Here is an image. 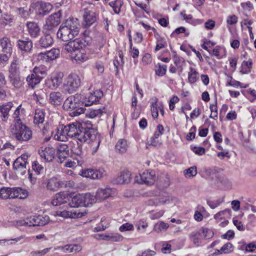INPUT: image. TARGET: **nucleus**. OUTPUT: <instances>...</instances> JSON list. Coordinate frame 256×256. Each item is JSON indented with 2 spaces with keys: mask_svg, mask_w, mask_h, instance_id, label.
Here are the masks:
<instances>
[{
  "mask_svg": "<svg viewBox=\"0 0 256 256\" xmlns=\"http://www.w3.org/2000/svg\"><path fill=\"white\" fill-rule=\"evenodd\" d=\"M79 26L78 19L69 18L66 20L60 26L57 32L58 38L64 42L72 40L78 34Z\"/></svg>",
  "mask_w": 256,
  "mask_h": 256,
  "instance_id": "nucleus-2",
  "label": "nucleus"
},
{
  "mask_svg": "<svg viewBox=\"0 0 256 256\" xmlns=\"http://www.w3.org/2000/svg\"><path fill=\"white\" fill-rule=\"evenodd\" d=\"M167 66L166 64H159L158 68L156 70V74L160 76H164L166 72Z\"/></svg>",
  "mask_w": 256,
  "mask_h": 256,
  "instance_id": "nucleus-55",
  "label": "nucleus"
},
{
  "mask_svg": "<svg viewBox=\"0 0 256 256\" xmlns=\"http://www.w3.org/2000/svg\"><path fill=\"white\" fill-rule=\"evenodd\" d=\"M197 168L196 166H192L184 171V176L187 178L194 177L197 174Z\"/></svg>",
  "mask_w": 256,
  "mask_h": 256,
  "instance_id": "nucleus-49",
  "label": "nucleus"
},
{
  "mask_svg": "<svg viewBox=\"0 0 256 256\" xmlns=\"http://www.w3.org/2000/svg\"><path fill=\"white\" fill-rule=\"evenodd\" d=\"M191 242L196 246H199L204 239L200 228L192 232L189 236Z\"/></svg>",
  "mask_w": 256,
  "mask_h": 256,
  "instance_id": "nucleus-33",
  "label": "nucleus"
},
{
  "mask_svg": "<svg viewBox=\"0 0 256 256\" xmlns=\"http://www.w3.org/2000/svg\"><path fill=\"white\" fill-rule=\"evenodd\" d=\"M87 125L86 128L83 126L80 122H73L64 126L65 132L68 138H70L78 141L80 144L86 142L91 144L92 154L96 153L102 141L100 134L97 130L88 127L92 126L91 122H88L84 125Z\"/></svg>",
  "mask_w": 256,
  "mask_h": 256,
  "instance_id": "nucleus-1",
  "label": "nucleus"
},
{
  "mask_svg": "<svg viewBox=\"0 0 256 256\" xmlns=\"http://www.w3.org/2000/svg\"><path fill=\"white\" fill-rule=\"evenodd\" d=\"M22 190L20 188L2 187L0 188V198L2 199L14 198H22L26 197L24 194H23L24 196L21 195L22 193Z\"/></svg>",
  "mask_w": 256,
  "mask_h": 256,
  "instance_id": "nucleus-10",
  "label": "nucleus"
},
{
  "mask_svg": "<svg viewBox=\"0 0 256 256\" xmlns=\"http://www.w3.org/2000/svg\"><path fill=\"white\" fill-rule=\"evenodd\" d=\"M199 78V74L196 70L192 67L190 68V72L188 74V82L193 84Z\"/></svg>",
  "mask_w": 256,
  "mask_h": 256,
  "instance_id": "nucleus-44",
  "label": "nucleus"
},
{
  "mask_svg": "<svg viewBox=\"0 0 256 256\" xmlns=\"http://www.w3.org/2000/svg\"><path fill=\"white\" fill-rule=\"evenodd\" d=\"M13 106L12 102H6L0 106V117L3 122H7L9 118V112Z\"/></svg>",
  "mask_w": 256,
  "mask_h": 256,
  "instance_id": "nucleus-28",
  "label": "nucleus"
},
{
  "mask_svg": "<svg viewBox=\"0 0 256 256\" xmlns=\"http://www.w3.org/2000/svg\"><path fill=\"white\" fill-rule=\"evenodd\" d=\"M40 156L46 162H52L54 158L56 152L52 147H46L39 152Z\"/></svg>",
  "mask_w": 256,
  "mask_h": 256,
  "instance_id": "nucleus-30",
  "label": "nucleus"
},
{
  "mask_svg": "<svg viewBox=\"0 0 256 256\" xmlns=\"http://www.w3.org/2000/svg\"><path fill=\"white\" fill-rule=\"evenodd\" d=\"M42 78V76H37L36 74L32 73L27 76L26 82L30 86L34 88L36 84L40 82Z\"/></svg>",
  "mask_w": 256,
  "mask_h": 256,
  "instance_id": "nucleus-36",
  "label": "nucleus"
},
{
  "mask_svg": "<svg viewBox=\"0 0 256 256\" xmlns=\"http://www.w3.org/2000/svg\"><path fill=\"white\" fill-rule=\"evenodd\" d=\"M169 225L168 224L163 222H159L154 224L153 230L158 233H160L166 231Z\"/></svg>",
  "mask_w": 256,
  "mask_h": 256,
  "instance_id": "nucleus-45",
  "label": "nucleus"
},
{
  "mask_svg": "<svg viewBox=\"0 0 256 256\" xmlns=\"http://www.w3.org/2000/svg\"><path fill=\"white\" fill-rule=\"evenodd\" d=\"M82 249V246L78 244H66L64 246H58L54 248L55 250H60L66 253H76L80 252Z\"/></svg>",
  "mask_w": 256,
  "mask_h": 256,
  "instance_id": "nucleus-31",
  "label": "nucleus"
},
{
  "mask_svg": "<svg viewBox=\"0 0 256 256\" xmlns=\"http://www.w3.org/2000/svg\"><path fill=\"white\" fill-rule=\"evenodd\" d=\"M152 115L154 118H156L158 116V108L156 102H152L150 106Z\"/></svg>",
  "mask_w": 256,
  "mask_h": 256,
  "instance_id": "nucleus-54",
  "label": "nucleus"
},
{
  "mask_svg": "<svg viewBox=\"0 0 256 256\" xmlns=\"http://www.w3.org/2000/svg\"><path fill=\"white\" fill-rule=\"evenodd\" d=\"M158 182L162 188H167L170 186V180L167 174H162L158 178Z\"/></svg>",
  "mask_w": 256,
  "mask_h": 256,
  "instance_id": "nucleus-47",
  "label": "nucleus"
},
{
  "mask_svg": "<svg viewBox=\"0 0 256 256\" xmlns=\"http://www.w3.org/2000/svg\"><path fill=\"white\" fill-rule=\"evenodd\" d=\"M50 134L54 140L58 141L66 142L68 140L65 132L64 126L54 127L52 130L50 131Z\"/></svg>",
  "mask_w": 256,
  "mask_h": 256,
  "instance_id": "nucleus-20",
  "label": "nucleus"
},
{
  "mask_svg": "<svg viewBox=\"0 0 256 256\" xmlns=\"http://www.w3.org/2000/svg\"><path fill=\"white\" fill-rule=\"evenodd\" d=\"M200 228L204 240L210 239L214 236V232L212 229L206 227H202Z\"/></svg>",
  "mask_w": 256,
  "mask_h": 256,
  "instance_id": "nucleus-46",
  "label": "nucleus"
},
{
  "mask_svg": "<svg viewBox=\"0 0 256 256\" xmlns=\"http://www.w3.org/2000/svg\"><path fill=\"white\" fill-rule=\"evenodd\" d=\"M81 79L76 74H69L65 80L62 85L64 92L71 94L76 92L81 85Z\"/></svg>",
  "mask_w": 256,
  "mask_h": 256,
  "instance_id": "nucleus-6",
  "label": "nucleus"
},
{
  "mask_svg": "<svg viewBox=\"0 0 256 256\" xmlns=\"http://www.w3.org/2000/svg\"><path fill=\"white\" fill-rule=\"evenodd\" d=\"M42 216H33L26 218L23 220H20L16 222V225L18 226H38L40 224H42L43 223H40V220H42Z\"/></svg>",
  "mask_w": 256,
  "mask_h": 256,
  "instance_id": "nucleus-18",
  "label": "nucleus"
},
{
  "mask_svg": "<svg viewBox=\"0 0 256 256\" xmlns=\"http://www.w3.org/2000/svg\"><path fill=\"white\" fill-rule=\"evenodd\" d=\"M62 16L60 11H58L51 14L47 19L46 24L44 26V30H48L49 32H54L60 22V18Z\"/></svg>",
  "mask_w": 256,
  "mask_h": 256,
  "instance_id": "nucleus-12",
  "label": "nucleus"
},
{
  "mask_svg": "<svg viewBox=\"0 0 256 256\" xmlns=\"http://www.w3.org/2000/svg\"><path fill=\"white\" fill-rule=\"evenodd\" d=\"M71 151L77 156H80L82 155L83 152L82 150V146L81 144H80L78 142H77V144L76 146H74L71 148Z\"/></svg>",
  "mask_w": 256,
  "mask_h": 256,
  "instance_id": "nucleus-51",
  "label": "nucleus"
},
{
  "mask_svg": "<svg viewBox=\"0 0 256 256\" xmlns=\"http://www.w3.org/2000/svg\"><path fill=\"white\" fill-rule=\"evenodd\" d=\"M46 186L48 189L50 190H57L60 188L62 187V181L53 177L48 180Z\"/></svg>",
  "mask_w": 256,
  "mask_h": 256,
  "instance_id": "nucleus-35",
  "label": "nucleus"
},
{
  "mask_svg": "<svg viewBox=\"0 0 256 256\" xmlns=\"http://www.w3.org/2000/svg\"><path fill=\"white\" fill-rule=\"evenodd\" d=\"M13 44L10 38L4 36L0 39V48L4 53L9 54L11 55Z\"/></svg>",
  "mask_w": 256,
  "mask_h": 256,
  "instance_id": "nucleus-24",
  "label": "nucleus"
},
{
  "mask_svg": "<svg viewBox=\"0 0 256 256\" xmlns=\"http://www.w3.org/2000/svg\"><path fill=\"white\" fill-rule=\"evenodd\" d=\"M71 57L78 63L83 62L87 59L86 56L82 48L80 49L79 50H78V52L72 54L71 55Z\"/></svg>",
  "mask_w": 256,
  "mask_h": 256,
  "instance_id": "nucleus-38",
  "label": "nucleus"
},
{
  "mask_svg": "<svg viewBox=\"0 0 256 256\" xmlns=\"http://www.w3.org/2000/svg\"><path fill=\"white\" fill-rule=\"evenodd\" d=\"M130 174L128 170H124L120 172L116 178L113 180V182L115 184H128L130 182Z\"/></svg>",
  "mask_w": 256,
  "mask_h": 256,
  "instance_id": "nucleus-29",
  "label": "nucleus"
},
{
  "mask_svg": "<svg viewBox=\"0 0 256 256\" xmlns=\"http://www.w3.org/2000/svg\"><path fill=\"white\" fill-rule=\"evenodd\" d=\"M64 100V95L58 91L51 92L48 98V103L54 106H60L62 104Z\"/></svg>",
  "mask_w": 256,
  "mask_h": 256,
  "instance_id": "nucleus-17",
  "label": "nucleus"
},
{
  "mask_svg": "<svg viewBox=\"0 0 256 256\" xmlns=\"http://www.w3.org/2000/svg\"><path fill=\"white\" fill-rule=\"evenodd\" d=\"M64 74L62 72L53 73L50 78L46 82L47 86L54 90L56 89L62 84L64 78Z\"/></svg>",
  "mask_w": 256,
  "mask_h": 256,
  "instance_id": "nucleus-13",
  "label": "nucleus"
},
{
  "mask_svg": "<svg viewBox=\"0 0 256 256\" xmlns=\"http://www.w3.org/2000/svg\"><path fill=\"white\" fill-rule=\"evenodd\" d=\"M228 84L236 88H238V86L240 88L244 87L242 86V83L240 82L234 80L232 76L229 77L228 80Z\"/></svg>",
  "mask_w": 256,
  "mask_h": 256,
  "instance_id": "nucleus-58",
  "label": "nucleus"
},
{
  "mask_svg": "<svg viewBox=\"0 0 256 256\" xmlns=\"http://www.w3.org/2000/svg\"><path fill=\"white\" fill-rule=\"evenodd\" d=\"M106 175V172L103 168L87 169L85 170L82 176L92 179H100Z\"/></svg>",
  "mask_w": 256,
  "mask_h": 256,
  "instance_id": "nucleus-19",
  "label": "nucleus"
},
{
  "mask_svg": "<svg viewBox=\"0 0 256 256\" xmlns=\"http://www.w3.org/2000/svg\"><path fill=\"white\" fill-rule=\"evenodd\" d=\"M42 32L44 35L39 40L38 44L42 48H47L50 46L54 43V39L51 35L53 32L44 30V28Z\"/></svg>",
  "mask_w": 256,
  "mask_h": 256,
  "instance_id": "nucleus-21",
  "label": "nucleus"
},
{
  "mask_svg": "<svg viewBox=\"0 0 256 256\" xmlns=\"http://www.w3.org/2000/svg\"><path fill=\"white\" fill-rule=\"evenodd\" d=\"M83 95L76 94L74 96L68 97L63 104L64 108L69 111L70 116L72 117L77 116L84 113L85 108H83Z\"/></svg>",
  "mask_w": 256,
  "mask_h": 256,
  "instance_id": "nucleus-3",
  "label": "nucleus"
},
{
  "mask_svg": "<svg viewBox=\"0 0 256 256\" xmlns=\"http://www.w3.org/2000/svg\"><path fill=\"white\" fill-rule=\"evenodd\" d=\"M196 127L195 126H192V128L190 129V132H188L186 136V140H192L195 138L196 136Z\"/></svg>",
  "mask_w": 256,
  "mask_h": 256,
  "instance_id": "nucleus-62",
  "label": "nucleus"
},
{
  "mask_svg": "<svg viewBox=\"0 0 256 256\" xmlns=\"http://www.w3.org/2000/svg\"><path fill=\"white\" fill-rule=\"evenodd\" d=\"M233 246L232 244L230 242H227L224 244L222 248L218 250V253L219 254H228L232 252Z\"/></svg>",
  "mask_w": 256,
  "mask_h": 256,
  "instance_id": "nucleus-50",
  "label": "nucleus"
},
{
  "mask_svg": "<svg viewBox=\"0 0 256 256\" xmlns=\"http://www.w3.org/2000/svg\"><path fill=\"white\" fill-rule=\"evenodd\" d=\"M30 157L26 154L18 156L13 163V168L16 173L21 176L24 175L30 170L28 158Z\"/></svg>",
  "mask_w": 256,
  "mask_h": 256,
  "instance_id": "nucleus-8",
  "label": "nucleus"
},
{
  "mask_svg": "<svg viewBox=\"0 0 256 256\" xmlns=\"http://www.w3.org/2000/svg\"><path fill=\"white\" fill-rule=\"evenodd\" d=\"M115 194V190L110 188H106L104 189L100 188L97 190L96 194V200L98 201L104 200L112 196Z\"/></svg>",
  "mask_w": 256,
  "mask_h": 256,
  "instance_id": "nucleus-26",
  "label": "nucleus"
},
{
  "mask_svg": "<svg viewBox=\"0 0 256 256\" xmlns=\"http://www.w3.org/2000/svg\"><path fill=\"white\" fill-rule=\"evenodd\" d=\"M68 200V194L66 192H60L54 196V199L50 202H45L44 206H56L66 203Z\"/></svg>",
  "mask_w": 256,
  "mask_h": 256,
  "instance_id": "nucleus-14",
  "label": "nucleus"
},
{
  "mask_svg": "<svg viewBox=\"0 0 256 256\" xmlns=\"http://www.w3.org/2000/svg\"><path fill=\"white\" fill-rule=\"evenodd\" d=\"M69 149L66 144H60L57 147L56 155L60 163L69 156Z\"/></svg>",
  "mask_w": 256,
  "mask_h": 256,
  "instance_id": "nucleus-27",
  "label": "nucleus"
},
{
  "mask_svg": "<svg viewBox=\"0 0 256 256\" xmlns=\"http://www.w3.org/2000/svg\"><path fill=\"white\" fill-rule=\"evenodd\" d=\"M70 210H64L62 212H56V215L63 217L64 218H79L84 216L86 212H81L80 210L74 209H69Z\"/></svg>",
  "mask_w": 256,
  "mask_h": 256,
  "instance_id": "nucleus-22",
  "label": "nucleus"
},
{
  "mask_svg": "<svg viewBox=\"0 0 256 256\" xmlns=\"http://www.w3.org/2000/svg\"><path fill=\"white\" fill-rule=\"evenodd\" d=\"M13 138L20 144L28 142L32 138V130L24 124H16L11 126Z\"/></svg>",
  "mask_w": 256,
  "mask_h": 256,
  "instance_id": "nucleus-4",
  "label": "nucleus"
},
{
  "mask_svg": "<svg viewBox=\"0 0 256 256\" xmlns=\"http://www.w3.org/2000/svg\"><path fill=\"white\" fill-rule=\"evenodd\" d=\"M210 110L211 111V114L210 117L215 120L216 118H218V108L216 103L215 104H210Z\"/></svg>",
  "mask_w": 256,
  "mask_h": 256,
  "instance_id": "nucleus-57",
  "label": "nucleus"
},
{
  "mask_svg": "<svg viewBox=\"0 0 256 256\" xmlns=\"http://www.w3.org/2000/svg\"><path fill=\"white\" fill-rule=\"evenodd\" d=\"M26 27L30 36L32 38H36L40 34V29L38 24L34 22H28Z\"/></svg>",
  "mask_w": 256,
  "mask_h": 256,
  "instance_id": "nucleus-25",
  "label": "nucleus"
},
{
  "mask_svg": "<svg viewBox=\"0 0 256 256\" xmlns=\"http://www.w3.org/2000/svg\"><path fill=\"white\" fill-rule=\"evenodd\" d=\"M103 96V92L100 90L94 92L93 94H90L87 96H83L82 106H88L96 103Z\"/></svg>",
  "mask_w": 256,
  "mask_h": 256,
  "instance_id": "nucleus-15",
  "label": "nucleus"
},
{
  "mask_svg": "<svg viewBox=\"0 0 256 256\" xmlns=\"http://www.w3.org/2000/svg\"><path fill=\"white\" fill-rule=\"evenodd\" d=\"M8 80L12 85L16 88H20L24 84V78L20 76V68L16 60H14L9 68Z\"/></svg>",
  "mask_w": 256,
  "mask_h": 256,
  "instance_id": "nucleus-5",
  "label": "nucleus"
},
{
  "mask_svg": "<svg viewBox=\"0 0 256 256\" xmlns=\"http://www.w3.org/2000/svg\"><path fill=\"white\" fill-rule=\"evenodd\" d=\"M83 18L86 26H90L96 20L95 13L88 10H84Z\"/></svg>",
  "mask_w": 256,
  "mask_h": 256,
  "instance_id": "nucleus-34",
  "label": "nucleus"
},
{
  "mask_svg": "<svg viewBox=\"0 0 256 256\" xmlns=\"http://www.w3.org/2000/svg\"><path fill=\"white\" fill-rule=\"evenodd\" d=\"M22 104L19 105L18 108L15 110L13 115L12 117L14 119V124H23L20 120V111L24 110V108H22Z\"/></svg>",
  "mask_w": 256,
  "mask_h": 256,
  "instance_id": "nucleus-48",
  "label": "nucleus"
},
{
  "mask_svg": "<svg viewBox=\"0 0 256 256\" xmlns=\"http://www.w3.org/2000/svg\"><path fill=\"white\" fill-rule=\"evenodd\" d=\"M105 112V108H104L102 109L90 110L86 114V116L91 118H100Z\"/></svg>",
  "mask_w": 256,
  "mask_h": 256,
  "instance_id": "nucleus-41",
  "label": "nucleus"
},
{
  "mask_svg": "<svg viewBox=\"0 0 256 256\" xmlns=\"http://www.w3.org/2000/svg\"><path fill=\"white\" fill-rule=\"evenodd\" d=\"M16 45L20 50L26 52H30L33 47L32 42L28 38H24L22 39L18 40Z\"/></svg>",
  "mask_w": 256,
  "mask_h": 256,
  "instance_id": "nucleus-23",
  "label": "nucleus"
},
{
  "mask_svg": "<svg viewBox=\"0 0 256 256\" xmlns=\"http://www.w3.org/2000/svg\"><path fill=\"white\" fill-rule=\"evenodd\" d=\"M52 9V6L49 2H36L31 4L29 12L30 14H35L40 16L48 14Z\"/></svg>",
  "mask_w": 256,
  "mask_h": 256,
  "instance_id": "nucleus-7",
  "label": "nucleus"
},
{
  "mask_svg": "<svg viewBox=\"0 0 256 256\" xmlns=\"http://www.w3.org/2000/svg\"><path fill=\"white\" fill-rule=\"evenodd\" d=\"M123 4L122 0H116L109 3V5L112 8L114 12L117 14H120Z\"/></svg>",
  "mask_w": 256,
  "mask_h": 256,
  "instance_id": "nucleus-43",
  "label": "nucleus"
},
{
  "mask_svg": "<svg viewBox=\"0 0 256 256\" xmlns=\"http://www.w3.org/2000/svg\"><path fill=\"white\" fill-rule=\"evenodd\" d=\"M45 112L43 109L37 108L35 110L34 122L36 124H42L44 120Z\"/></svg>",
  "mask_w": 256,
  "mask_h": 256,
  "instance_id": "nucleus-37",
  "label": "nucleus"
},
{
  "mask_svg": "<svg viewBox=\"0 0 256 256\" xmlns=\"http://www.w3.org/2000/svg\"><path fill=\"white\" fill-rule=\"evenodd\" d=\"M84 202L86 204L84 207H90L98 201L96 196H94L90 193L84 194Z\"/></svg>",
  "mask_w": 256,
  "mask_h": 256,
  "instance_id": "nucleus-39",
  "label": "nucleus"
},
{
  "mask_svg": "<svg viewBox=\"0 0 256 256\" xmlns=\"http://www.w3.org/2000/svg\"><path fill=\"white\" fill-rule=\"evenodd\" d=\"M156 180V172L153 170H148L143 172L142 174L136 176L134 180L140 184H144L151 186L154 184Z\"/></svg>",
  "mask_w": 256,
  "mask_h": 256,
  "instance_id": "nucleus-11",
  "label": "nucleus"
},
{
  "mask_svg": "<svg viewBox=\"0 0 256 256\" xmlns=\"http://www.w3.org/2000/svg\"><path fill=\"white\" fill-rule=\"evenodd\" d=\"M154 37L156 40V45L155 48L156 51H158L160 49L164 48L166 45V40L162 37L156 32L154 34Z\"/></svg>",
  "mask_w": 256,
  "mask_h": 256,
  "instance_id": "nucleus-42",
  "label": "nucleus"
},
{
  "mask_svg": "<svg viewBox=\"0 0 256 256\" xmlns=\"http://www.w3.org/2000/svg\"><path fill=\"white\" fill-rule=\"evenodd\" d=\"M51 248H46L41 250H36L30 252L32 256H43L46 254L51 249Z\"/></svg>",
  "mask_w": 256,
  "mask_h": 256,
  "instance_id": "nucleus-60",
  "label": "nucleus"
},
{
  "mask_svg": "<svg viewBox=\"0 0 256 256\" xmlns=\"http://www.w3.org/2000/svg\"><path fill=\"white\" fill-rule=\"evenodd\" d=\"M10 56L9 54L4 52L0 54V64L4 65L7 64Z\"/></svg>",
  "mask_w": 256,
  "mask_h": 256,
  "instance_id": "nucleus-64",
  "label": "nucleus"
},
{
  "mask_svg": "<svg viewBox=\"0 0 256 256\" xmlns=\"http://www.w3.org/2000/svg\"><path fill=\"white\" fill-rule=\"evenodd\" d=\"M123 238V236L118 233H110V241L121 242Z\"/></svg>",
  "mask_w": 256,
  "mask_h": 256,
  "instance_id": "nucleus-63",
  "label": "nucleus"
},
{
  "mask_svg": "<svg viewBox=\"0 0 256 256\" xmlns=\"http://www.w3.org/2000/svg\"><path fill=\"white\" fill-rule=\"evenodd\" d=\"M128 149V144L126 140L120 139L116 144V150L118 152L124 154Z\"/></svg>",
  "mask_w": 256,
  "mask_h": 256,
  "instance_id": "nucleus-40",
  "label": "nucleus"
},
{
  "mask_svg": "<svg viewBox=\"0 0 256 256\" xmlns=\"http://www.w3.org/2000/svg\"><path fill=\"white\" fill-rule=\"evenodd\" d=\"M84 194H76L72 198V201L69 205L71 208L84 207L86 204L84 202Z\"/></svg>",
  "mask_w": 256,
  "mask_h": 256,
  "instance_id": "nucleus-32",
  "label": "nucleus"
},
{
  "mask_svg": "<svg viewBox=\"0 0 256 256\" xmlns=\"http://www.w3.org/2000/svg\"><path fill=\"white\" fill-rule=\"evenodd\" d=\"M164 214V212L162 210H160L158 211L152 210L150 212V217L151 219L154 220L160 218Z\"/></svg>",
  "mask_w": 256,
  "mask_h": 256,
  "instance_id": "nucleus-59",
  "label": "nucleus"
},
{
  "mask_svg": "<svg viewBox=\"0 0 256 256\" xmlns=\"http://www.w3.org/2000/svg\"><path fill=\"white\" fill-rule=\"evenodd\" d=\"M174 64L180 70V72L182 70V65L185 63V60L184 58L180 56H176V58L173 59Z\"/></svg>",
  "mask_w": 256,
  "mask_h": 256,
  "instance_id": "nucleus-52",
  "label": "nucleus"
},
{
  "mask_svg": "<svg viewBox=\"0 0 256 256\" xmlns=\"http://www.w3.org/2000/svg\"><path fill=\"white\" fill-rule=\"evenodd\" d=\"M90 43L88 38H76L66 44L63 48L64 51L70 53L71 55L80 49L86 46Z\"/></svg>",
  "mask_w": 256,
  "mask_h": 256,
  "instance_id": "nucleus-9",
  "label": "nucleus"
},
{
  "mask_svg": "<svg viewBox=\"0 0 256 256\" xmlns=\"http://www.w3.org/2000/svg\"><path fill=\"white\" fill-rule=\"evenodd\" d=\"M134 229V226L130 223H125L122 225L120 228L119 230L121 232L127 231V230H132Z\"/></svg>",
  "mask_w": 256,
  "mask_h": 256,
  "instance_id": "nucleus-61",
  "label": "nucleus"
},
{
  "mask_svg": "<svg viewBox=\"0 0 256 256\" xmlns=\"http://www.w3.org/2000/svg\"><path fill=\"white\" fill-rule=\"evenodd\" d=\"M60 55V50L58 48H52L46 52H40L38 56V60L43 62H48L56 60Z\"/></svg>",
  "mask_w": 256,
  "mask_h": 256,
  "instance_id": "nucleus-16",
  "label": "nucleus"
},
{
  "mask_svg": "<svg viewBox=\"0 0 256 256\" xmlns=\"http://www.w3.org/2000/svg\"><path fill=\"white\" fill-rule=\"evenodd\" d=\"M226 23L229 25H234L238 22V18L235 14H232L228 16Z\"/></svg>",
  "mask_w": 256,
  "mask_h": 256,
  "instance_id": "nucleus-56",
  "label": "nucleus"
},
{
  "mask_svg": "<svg viewBox=\"0 0 256 256\" xmlns=\"http://www.w3.org/2000/svg\"><path fill=\"white\" fill-rule=\"evenodd\" d=\"M32 168L38 174L44 172V167L36 161L32 162Z\"/></svg>",
  "mask_w": 256,
  "mask_h": 256,
  "instance_id": "nucleus-53",
  "label": "nucleus"
}]
</instances>
